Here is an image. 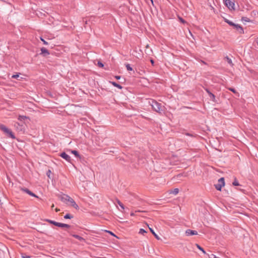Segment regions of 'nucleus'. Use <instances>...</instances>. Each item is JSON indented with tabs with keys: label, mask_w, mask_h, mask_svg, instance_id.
Instances as JSON below:
<instances>
[{
	"label": "nucleus",
	"mask_w": 258,
	"mask_h": 258,
	"mask_svg": "<svg viewBox=\"0 0 258 258\" xmlns=\"http://www.w3.org/2000/svg\"><path fill=\"white\" fill-rule=\"evenodd\" d=\"M149 229L150 230V231L152 232V233L154 235V236L158 239H159V237H158V236L155 233V232H154V231L153 230V229L151 228H150L149 227Z\"/></svg>",
	"instance_id": "aec40b11"
},
{
	"label": "nucleus",
	"mask_w": 258,
	"mask_h": 258,
	"mask_svg": "<svg viewBox=\"0 0 258 258\" xmlns=\"http://www.w3.org/2000/svg\"><path fill=\"white\" fill-rule=\"evenodd\" d=\"M73 218V216L70 214H67L64 216V218L65 219H72Z\"/></svg>",
	"instance_id": "5701e85b"
},
{
	"label": "nucleus",
	"mask_w": 258,
	"mask_h": 258,
	"mask_svg": "<svg viewBox=\"0 0 258 258\" xmlns=\"http://www.w3.org/2000/svg\"><path fill=\"white\" fill-rule=\"evenodd\" d=\"M185 235L187 236H191V235H197L198 234V232L197 231H195V230H190V229H187L186 231H185Z\"/></svg>",
	"instance_id": "39448f33"
},
{
	"label": "nucleus",
	"mask_w": 258,
	"mask_h": 258,
	"mask_svg": "<svg viewBox=\"0 0 258 258\" xmlns=\"http://www.w3.org/2000/svg\"><path fill=\"white\" fill-rule=\"evenodd\" d=\"M51 170H48L46 173V174L47 175V176L50 178V174H51Z\"/></svg>",
	"instance_id": "2f4dec72"
},
{
	"label": "nucleus",
	"mask_w": 258,
	"mask_h": 258,
	"mask_svg": "<svg viewBox=\"0 0 258 258\" xmlns=\"http://www.w3.org/2000/svg\"><path fill=\"white\" fill-rule=\"evenodd\" d=\"M110 83L112 84V85H113L114 87H116L119 89H121L122 88V86L121 85H120L119 84L116 83V82H110Z\"/></svg>",
	"instance_id": "dca6fc26"
},
{
	"label": "nucleus",
	"mask_w": 258,
	"mask_h": 258,
	"mask_svg": "<svg viewBox=\"0 0 258 258\" xmlns=\"http://www.w3.org/2000/svg\"><path fill=\"white\" fill-rule=\"evenodd\" d=\"M41 51L40 54L42 55L43 56H46L50 54L48 50L44 47L41 48Z\"/></svg>",
	"instance_id": "0eeeda50"
},
{
	"label": "nucleus",
	"mask_w": 258,
	"mask_h": 258,
	"mask_svg": "<svg viewBox=\"0 0 258 258\" xmlns=\"http://www.w3.org/2000/svg\"><path fill=\"white\" fill-rule=\"evenodd\" d=\"M225 60L227 61V62L231 66H233V63H232V61L230 58H229L228 56H226L224 58Z\"/></svg>",
	"instance_id": "2eb2a0df"
},
{
	"label": "nucleus",
	"mask_w": 258,
	"mask_h": 258,
	"mask_svg": "<svg viewBox=\"0 0 258 258\" xmlns=\"http://www.w3.org/2000/svg\"><path fill=\"white\" fill-rule=\"evenodd\" d=\"M60 156L62 158L64 159L66 161L68 162L71 161V157L68 154H67L65 152H63L60 154Z\"/></svg>",
	"instance_id": "6e6552de"
},
{
	"label": "nucleus",
	"mask_w": 258,
	"mask_h": 258,
	"mask_svg": "<svg viewBox=\"0 0 258 258\" xmlns=\"http://www.w3.org/2000/svg\"><path fill=\"white\" fill-rule=\"evenodd\" d=\"M26 118H28V117L26 116H23V115H19L18 117V119L20 121H22L23 119H25Z\"/></svg>",
	"instance_id": "4be33fe9"
},
{
	"label": "nucleus",
	"mask_w": 258,
	"mask_h": 258,
	"mask_svg": "<svg viewBox=\"0 0 258 258\" xmlns=\"http://www.w3.org/2000/svg\"><path fill=\"white\" fill-rule=\"evenodd\" d=\"M205 90L206 92L208 93L211 100L214 102H215V96L212 93H211L208 89H206Z\"/></svg>",
	"instance_id": "9d476101"
},
{
	"label": "nucleus",
	"mask_w": 258,
	"mask_h": 258,
	"mask_svg": "<svg viewBox=\"0 0 258 258\" xmlns=\"http://www.w3.org/2000/svg\"><path fill=\"white\" fill-rule=\"evenodd\" d=\"M180 20L183 23H184L185 22V21L183 19H182L181 18H180Z\"/></svg>",
	"instance_id": "4c0bfd02"
},
{
	"label": "nucleus",
	"mask_w": 258,
	"mask_h": 258,
	"mask_svg": "<svg viewBox=\"0 0 258 258\" xmlns=\"http://www.w3.org/2000/svg\"><path fill=\"white\" fill-rule=\"evenodd\" d=\"M150 61H151V62L153 66V65H154V61L153 59H151L150 60Z\"/></svg>",
	"instance_id": "58836bf2"
},
{
	"label": "nucleus",
	"mask_w": 258,
	"mask_h": 258,
	"mask_svg": "<svg viewBox=\"0 0 258 258\" xmlns=\"http://www.w3.org/2000/svg\"><path fill=\"white\" fill-rule=\"evenodd\" d=\"M229 90H230L231 91H232V92L234 93H237L236 91L234 88H230L229 89Z\"/></svg>",
	"instance_id": "f704fd0d"
},
{
	"label": "nucleus",
	"mask_w": 258,
	"mask_h": 258,
	"mask_svg": "<svg viewBox=\"0 0 258 258\" xmlns=\"http://www.w3.org/2000/svg\"><path fill=\"white\" fill-rule=\"evenodd\" d=\"M126 66V69L127 71H133V69L130 66V64H126L125 65Z\"/></svg>",
	"instance_id": "393cba45"
},
{
	"label": "nucleus",
	"mask_w": 258,
	"mask_h": 258,
	"mask_svg": "<svg viewBox=\"0 0 258 258\" xmlns=\"http://www.w3.org/2000/svg\"><path fill=\"white\" fill-rule=\"evenodd\" d=\"M233 185H234L235 186H237L239 185V183L236 180H235L233 182Z\"/></svg>",
	"instance_id": "473e14b6"
},
{
	"label": "nucleus",
	"mask_w": 258,
	"mask_h": 258,
	"mask_svg": "<svg viewBox=\"0 0 258 258\" xmlns=\"http://www.w3.org/2000/svg\"><path fill=\"white\" fill-rule=\"evenodd\" d=\"M115 77L117 80H119L120 78V76H116Z\"/></svg>",
	"instance_id": "ea45409f"
},
{
	"label": "nucleus",
	"mask_w": 258,
	"mask_h": 258,
	"mask_svg": "<svg viewBox=\"0 0 258 258\" xmlns=\"http://www.w3.org/2000/svg\"><path fill=\"white\" fill-rule=\"evenodd\" d=\"M0 129L3 131L4 133L9 135L10 137L12 139H15V137L12 131L6 127V126L3 124L0 125Z\"/></svg>",
	"instance_id": "f03ea898"
},
{
	"label": "nucleus",
	"mask_w": 258,
	"mask_h": 258,
	"mask_svg": "<svg viewBox=\"0 0 258 258\" xmlns=\"http://www.w3.org/2000/svg\"><path fill=\"white\" fill-rule=\"evenodd\" d=\"M3 253V251L1 249H0V255H1L2 253Z\"/></svg>",
	"instance_id": "a18cd8bd"
},
{
	"label": "nucleus",
	"mask_w": 258,
	"mask_h": 258,
	"mask_svg": "<svg viewBox=\"0 0 258 258\" xmlns=\"http://www.w3.org/2000/svg\"><path fill=\"white\" fill-rule=\"evenodd\" d=\"M70 197H69L68 195H63L61 196L60 199L62 202H63L64 203H67V202H68V200H69Z\"/></svg>",
	"instance_id": "9b49d317"
},
{
	"label": "nucleus",
	"mask_w": 258,
	"mask_h": 258,
	"mask_svg": "<svg viewBox=\"0 0 258 258\" xmlns=\"http://www.w3.org/2000/svg\"><path fill=\"white\" fill-rule=\"evenodd\" d=\"M117 203L119 205V206L122 209H124V207L123 205V204L118 199H116Z\"/></svg>",
	"instance_id": "412c9836"
},
{
	"label": "nucleus",
	"mask_w": 258,
	"mask_h": 258,
	"mask_svg": "<svg viewBox=\"0 0 258 258\" xmlns=\"http://www.w3.org/2000/svg\"><path fill=\"white\" fill-rule=\"evenodd\" d=\"M46 221L48 222V223H50V224H52L53 225V223H54V221H52V220H49V219H46Z\"/></svg>",
	"instance_id": "72a5a7b5"
},
{
	"label": "nucleus",
	"mask_w": 258,
	"mask_h": 258,
	"mask_svg": "<svg viewBox=\"0 0 258 258\" xmlns=\"http://www.w3.org/2000/svg\"><path fill=\"white\" fill-rule=\"evenodd\" d=\"M241 20H242V21H245V22H250L249 19L247 17H242Z\"/></svg>",
	"instance_id": "bb28decb"
},
{
	"label": "nucleus",
	"mask_w": 258,
	"mask_h": 258,
	"mask_svg": "<svg viewBox=\"0 0 258 258\" xmlns=\"http://www.w3.org/2000/svg\"><path fill=\"white\" fill-rule=\"evenodd\" d=\"M195 245L199 249H200V250H201L203 252V253H204V254L206 253L205 250L199 244H196Z\"/></svg>",
	"instance_id": "a211bd4d"
},
{
	"label": "nucleus",
	"mask_w": 258,
	"mask_h": 258,
	"mask_svg": "<svg viewBox=\"0 0 258 258\" xmlns=\"http://www.w3.org/2000/svg\"><path fill=\"white\" fill-rule=\"evenodd\" d=\"M107 232L110 233L111 235L115 236V235L111 231H106Z\"/></svg>",
	"instance_id": "e433bc0d"
},
{
	"label": "nucleus",
	"mask_w": 258,
	"mask_h": 258,
	"mask_svg": "<svg viewBox=\"0 0 258 258\" xmlns=\"http://www.w3.org/2000/svg\"><path fill=\"white\" fill-rule=\"evenodd\" d=\"M40 40L43 42L44 45H47L48 43L42 37H40Z\"/></svg>",
	"instance_id": "c85d7f7f"
},
{
	"label": "nucleus",
	"mask_w": 258,
	"mask_h": 258,
	"mask_svg": "<svg viewBox=\"0 0 258 258\" xmlns=\"http://www.w3.org/2000/svg\"><path fill=\"white\" fill-rule=\"evenodd\" d=\"M218 184H217L215 185V188L218 190H221V188L224 186L225 185V182H224V178L223 177H221L220 178L219 180H218Z\"/></svg>",
	"instance_id": "7ed1b4c3"
},
{
	"label": "nucleus",
	"mask_w": 258,
	"mask_h": 258,
	"mask_svg": "<svg viewBox=\"0 0 258 258\" xmlns=\"http://www.w3.org/2000/svg\"><path fill=\"white\" fill-rule=\"evenodd\" d=\"M131 216H135V214H134V212H131Z\"/></svg>",
	"instance_id": "79ce46f5"
},
{
	"label": "nucleus",
	"mask_w": 258,
	"mask_h": 258,
	"mask_svg": "<svg viewBox=\"0 0 258 258\" xmlns=\"http://www.w3.org/2000/svg\"><path fill=\"white\" fill-rule=\"evenodd\" d=\"M72 236H73L74 237H75V238H76L78 239L79 240H80V241H85V239L84 238H83V237H81V236H79V235H77V234H73V235H72Z\"/></svg>",
	"instance_id": "4468645a"
},
{
	"label": "nucleus",
	"mask_w": 258,
	"mask_h": 258,
	"mask_svg": "<svg viewBox=\"0 0 258 258\" xmlns=\"http://www.w3.org/2000/svg\"><path fill=\"white\" fill-rule=\"evenodd\" d=\"M225 5L230 10H234V3L231 0H224Z\"/></svg>",
	"instance_id": "20e7f679"
},
{
	"label": "nucleus",
	"mask_w": 258,
	"mask_h": 258,
	"mask_svg": "<svg viewBox=\"0 0 258 258\" xmlns=\"http://www.w3.org/2000/svg\"><path fill=\"white\" fill-rule=\"evenodd\" d=\"M148 47H149V45H147V46H146V48H148Z\"/></svg>",
	"instance_id": "09e8293b"
},
{
	"label": "nucleus",
	"mask_w": 258,
	"mask_h": 258,
	"mask_svg": "<svg viewBox=\"0 0 258 258\" xmlns=\"http://www.w3.org/2000/svg\"><path fill=\"white\" fill-rule=\"evenodd\" d=\"M147 233V232L143 229H140L139 233L142 234H144V233Z\"/></svg>",
	"instance_id": "cd10ccee"
},
{
	"label": "nucleus",
	"mask_w": 258,
	"mask_h": 258,
	"mask_svg": "<svg viewBox=\"0 0 258 258\" xmlns=\"http://www.w3.org/2000/svg\"><path fill=\"white\" fill-rule=\"evenodd\" d=\"M15 127L17 128L20 130L21 131H23L24 130V127L23 124H20L19 123H16L15 124Z\"/></svg>",
	"instance_id": "ddd939ff"
},
{
	"label": "nucleus",
	"mask_w": 258,
	"mask_h": 258,
	"mask_svg": "<svg viewBox=\"0 0 258 258\" xmlns=\"http://www.w3.org/2000/svg\"><path fill=\"white\" fill-rule=\"evenodd\" d=\"M54 206V204H52V205L51 206V208H52H52H53Z\"/></svg>",
	"instance_id": "49530a36"
},
{
	"label": "nucleus",
	"mask_w": 258,
	"mask_h": 258,
	"mask_svg": "<svg viewBox=\"0 0 258 258\" xmlns=\"http://www.w3.org/2000/svg\"><path fill=\"white\" fill-rule=\"evenodd\" d=\"M12 78L17 79L18 80H19L18 78H19V75L18 74L14 75L12 76Z\"/></svg>",
	"instance_id": "7c9ffc66"
},
{
	"label": "nucleus",
	"mask_w": 258,
	"mask_h": 258,
	"mask_svg": "<svg viewBox=\"0 0 258 258\" xmlns=\"http://www.w3.org/2000/svg\"><path fill=\"white\" fill-rule=\"evenodd\" d=\"M55 211H56V212H57L59 211V210H59V209H58V208H56V209H55Z\"/></svg>",
	"instance_id": "37998d69"
},
{
	"label": "nucleus",
	"mask_w": 258,
	"mask_h": 258,
	"mask_svg": "<svg viewBox=\"0 0 258 258\" xmlns=\"http://www.w3.org/2000/svg\"><path fill=\"white\" fill-rule=\"evenodd\" d=\"M22 190H23L24 191H25V192H26L27 194H29V195H30L31 196L37 198V196H36L34 193L31 192L30 190H29L27 188H23Z\"/></svg>",
	"instance_id": "f8f14e48"
},
{
	"label": "nucleus",
	"mask_w": 258,
	"mask_h": 258,
	"mask_svg": "<svg viewBox=\"0 0 258 258\" xmlns=\"http://www.w3.org/2000/svg\"><path fill=\"white\" fill-rule=\"evenodd\" d=\"M148 103L152 106V109L158 113H161V111H163L162 109L161 104L157 102L156 101L150 99L148 101Z\"/></svg>",
	"instance_id": "f257e3e1"
},
{
	"label": "nucleus",
	"mask_w": 258,
	"mask_h": 258,
	"mask_svg": "<svg viewBox=\"0 0 258 258\" xmlns=\"http://www.w3.org/2000/svg\"><path fill=\"white\" fill-rule=\"evenodd\" d=\"M59 227H62V228H70V225L67 224H63V223H60Z\"/></svg>",
	"instance_id": "f3484780"
},
{
	"label": "nucleus",
	"mask_w": 258,
	"mask_h": 258,
	"mask_svg": "<svg viewBox=\"0 0 258 258\" xmlns=\"http://www.w3.org/2000/svg\"><path fill=\"white\" fill-rule=\"evenodd\" d=\"M150 1L151 2L152 4H153V0H150Z\"/></svg>",
	"instance_id": "de8ad7c7"
},
{
	"label": "nucleus",
	"mask_w": 258,
	"mask_h": 258,
	"mask_svg": "<svg viewBox=\"0 0 258 258\" xmlns=\"http://www.w3.org/2000/svg\"><path fill=\"white\" fill-rule=\"evenodd\" d=\"M143 211H140V210H138V211H136L135 212H143Z\"/></svg>",
	"instance_id": "c03bdc74"
},
{
	"label": "nucleus",
	"mask_w": 258,
	"mask_h": 258,
	"mask_svg": "<svg viewBox=\"0 0 258 258\" xmlns=\"http://www.w3.org/2000/svg\"><path fill=\"white\" fill-rule=\"evenodd\" d=\"M22 257H23V258H30V256H23Z\"/></svg>",
	"instance_id": "a19ab883"
},
{
	"label": "nucleus",
	"mask_w": 258,
	"mask_h": 258,
	"mask_svg": "<svg viewBox=\"0 0 258 258\" xmlns=\"http://www.w3.org/2000/svg\"><path fill=\"white\" fill-rule=\"evenodd\" d=\"M234 27L239 32L240 34H243L244 30L242 27L238 24H235Z\"/></svg>",
	"instance_id": "1a4fd4ad"
},
{
	"label": "nucleus",
	"mask_w": 258,
	"mask_h": 258,
	"mask_svg": "<svg viewBox=\"0 0 258 258\" xmlns=\"http://www.w3.org/2000/svg\"><path fill=\"white\" fill-rule=\"evenodd\" d=\"M179 192V189L178 188H174L172 191V193L175 195H177Z\"/></svg>",
	"instance_id": "b1692460"
},
{
	"label": "nucleus",
	"mask_w": 258,
	"mask_h": 258,
	"mask_svg": "<svg viewBox=\"0 0 258 258\" xmlns=\"http://www.w3.org/2000/svg\"><path fill=\"white\" fill-rule=\"evenodd\" d=\"M225 22H226L227 23H228L230 26H232L233 27L235 26V24L234 23H233L232 22H231L226 19H225Z\"/></svg>",
	"instance_id": "6ab92c4d"
},
{
	"label": "nucleus",
	"mask_w": 258,
	"mask_h": 258,
	"mask_svg": "<svg viewBox=\"0 0 258 258\" xmlns=\"http://www.w3.org/2000/svg\"><path fill=\"white\" fill-rule=\"evenodd\" d=\"M72 153L73 154H74L76 156V157H77L79 156V154L78 152L77 151H76V150L72 151Z\"/></svg>",
	"instance_id": "a878e982"
},
{
	"label": "nucleus",
	"mask_w": 258,
	"mask_h": 258,
	"mask_svg": "<svg viewBox=\"0 0 258 258\" xmlns=\"http://www.w3.org/2000/svg\"><path fill=\"white\" fill-rule=\"evenodd\" d=\"M97 64L98 66L100 68H103L104 66L103 64L100 61H98Z\"/></svg>",
	"instance_id": "c756f323"
},
{
	"label": "nucleus",
	"mask_w": 258,
	"mask_h": 258,
	"mask_svg": "<svg viewBox=\"0 0 258 258\" xmlns=\"http://www.w3.org/2000/svg\"><path fill=\"white\" fill-rule=\"evenodd\" d=\"M59 224H60V223H59V222H57L54 221L53 225L59 227Z\"/></svg>",
	"instance_id": "c9c22d12"
},
{
	"label": "nucleus",
	"mask_w": 258,
	"mask_h": 258,
	"mask_svg": "<svg viewBox=\"0 0 258 258\" xmlns=\"http://www.w3.org/2000/svg\"><path fill=\"white\" fill-rule=\"evenodd\" d=\"M68 202H69L70 203V204L71 205V206L72 207H73L74 208H75L76 209H79L78 206L77 205V204L76 203L75 201L72 198L70 197L69 200H68Z\"/></svg>",
	"instance_id": "423d86ee"
},
{
	"label": "nucleus",
	"mask_w": 258,
	"mask_h": 258,
	"mask_svg": "<svg viewBox=\"0 0 258 258\" xmlns=\"http://www.w3.org/2000/svg\"><path fill=\"white\" fill-rule=\"evenodd\" d=\"M147 53H148V54H150V52H146Z\"/></svg>",
	"instance_id": "8fccbe9b"
}]
</instances>
